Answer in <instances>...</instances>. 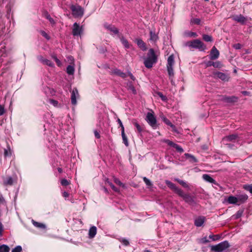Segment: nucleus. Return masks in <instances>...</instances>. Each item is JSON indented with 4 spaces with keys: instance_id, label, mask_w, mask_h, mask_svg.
<instances>
[{
    "instance_id": "39",
    "label": "nucleus",
    "mask_w": 252,
    "mask_h": 252,
    "mask_svg": "<svg viewBox=\"0 0 252 252\" xmlns=\"http://www.w3.org/2000/svg\"><path fill=\"white\" fill-rule=\"evenodd\" d=\"M174 180L175 181H177L178 183H179L183 187H185V188L188 187V184H187V183L185 182L184 181L181 180L179 179H175Z\"/></svg>"
},
{
    "instance_id": "7",
    "label": "nucleus",
    "mask_w": 252,
    "mask_h": 252,
    "mask_svg": "<svg viewBox=\"0 0 252 252\" xmlns=\"http://www.w3.org/2000/svg\"><path fill=\"white\" fill-rule=\"evenodd\" d=\"M146 120L151 126H154L156 124L157 120L154 112L152 111L147 113Z\"/></svg>"
},
{
    "instance_id": "10",
    "label": "nucleus",
    "mask_w": 252,
    "mask_h": 252,
    "mask_svg": "<svg viewBox=\"0 0 252 252\" xmlns=\"http://www.w3.org/2000/svg\"><path fill=\"white\" fill-rule=\"evenodd\" d=\"M79 96L78 91L77 89H74L71 92V101L73 105H76L77 103L76 98Z\"/></svg>"
},
{
    "instance_id": "53",
    "label": "nucleus",
    "mask_w": 252,
    "mask_h": 252,
    "mask_svg": "<svg viewBox=\"0 0 252 252\" xmlns=\"http://www.w3.org/2000/svg\"><path fill=\"white\" fill-rule=\"evenodd\" d=\"M189 158H190V163H196L197 162V159H196L195 158V157H194L190 155Z\"/></svg>"
},
{
    "instance_id": "64",
    "label": "nucleus",
    "mask_w": 252,
    "mask_h": 252,
    "mask_svg": "<svg viewBox=\"0 0 252 252\" xmlns=\"http://www.w3.org/2000/svg\"><path fill=\"white\" fill-rule=\"evenodd\" d=\"M128 75L130 77V78L132 80H133V81L135 80V77H134V76L130 72H128Z\"/></svg>"
},
{
    "instance_id": "61",
    "label": "nucleus",
    "mask_w": 252,
    "mask_h": 252,
    "mask_svg": "<svg viewBox=\"0 0 252 252\" xmlns=\"http://www.w3.org/2000/svg\"><path fill=\"white\" fill-rule=\"evenodd\" d=\"M55 62H56L57 64L58 65V66H61L62 65L61 62L58 58H56Z\"/></svg>"
},
{
    "instance_id": "17",
    "label": "nucleus",
    "mask_w": 252,
    "mask_h": 252,
    "mask_svg": "<svg viewBox=\"0 0 252 252\" xmlns=\"http://www.w3.org/2000/svg\"><path fill=\"white\" fill-rule=\"evenodd\" d=\"M121 128L122 136L123 138V143L126 147H127L129 144L128 139L125 133V127H121Z\"/></svg>"
},
{
    "instance_id": "36",
    "label": "nucleus",
    "mask_w": 252,
    "mask_h": 252,
    "mask_svg": "<svg viewBox=\"0 0 252 252\" xmlns=\"http://www.w3.org/2000/svg\"><path fill=\"white\" fill-rule=\"evenodd\" d=\"M11 156V151L9 146L8 145L7 149L4 150V156L5 157H10Z\"/></svg>"
},
{
    "instance_id": "23",
    "label": "nucleus",
    "mask_w": 252,
    "mask_h": 252,
    "mask_svg": "<svg viewBox=\"0 0 252 252\" xmlns=\"http://www.w3.org/2000/svg\"><path fill=\"white\" fill-rule=\"evenodd\" d=\"M227 202L229 204H238L237 197L234 196H230L227 198Z\"/></svg>"
},
{
    "instance_id": "28",
    "label": "nucleus",
    "mask_w": 252,
    "mask_h": 252,
    "mask_svg": "<svg viewBox=\"0 0 252 252\" xmlns=\"http://www.w3.org/2000/svg\"><path fill=\"white\" fill-rule=\"evenodd\" d=\"M150 40L156 42L158 40V37L157 33H156L155 32H153V31H150Z\"/></svg>"
},
{
    "instance_id": "3",
    "label": "nucleus",
    "mask_w": 252,
    "mask_h": 252,
    "mask_svg": "<svg viewBox=\"0 0 252 252\" xmlns=\"http://www.w3.org/2000/svg\"><path fill=\"white\" fill-rule=\"evenodd\" d=\"M230 247V245L227 241H224L216 245L210 247L211 250L214 252H223Z\"/></svg>"
},
{
    "instance_id": "33",
    "label": "nucleus",
    "mask_w": 252,
    "mask_h": 252,
    "mask_svg": "<svg viewBox=\"0 0 252 252\" xmlns=\"http://www.w3.org/2000/svg\"><path fill=\"white\" fill-rule=\"evenodd\" d=\"M127 89L132 92L133 94H135L136 93V90L131 82H128L127 84Z\"/></svg>"
},
{
    "instance_id": "16",
    "label": "nucleus",
    "mask_w": 252,
    "mask_h": 252,
    "mask_svg": "<svg viewBox=\"0 0 252 252\" xmlns=\"http://www.w3.org/2000/svg\"><path fill=\"white\" fill-rule=\"evenodd\" d=\"M233 20L242 24H244L246 21V18L242 15H239L234 16Z\"/></svg>"
},
{
    "instance_id": "14",
    "label": "nucleus",
    "mask_w": 252,
    "mask_h": 252,
    "mask_svg": "<svg viewBox=\"0 0 252 252\" xmlns=\"http://www.w3.org/2000/svg\"><path fill=\"white\" fill-rule=\"evenodd\" d=\"M237 198L238 202V205H240L244 203L248 199V196L246 194L243 193L239 195Z\"/></svg>"
},
{
    "instance_id": "25",
    "label": "nucleus",
    "mask_w": 252,
    "mask_h": 252,
    "mask_svg": "<svg viewBox=\"0 0 252 252\" xmlns=\"http://www.w3.org/2000/svg\"><path fill=\"white\" fill-rule=\"evenodd\" d=\"M203 179L209 183L216 184V181L210 175L208 174H204L202 176Z\"/></svg>"
},
{
    "instance_id": "37",
    "label": "nucleus",
    "mask_w": 252,
    "mask_h": 252,
    "mask_svg": "<svg viewBox=\"0 0 252 252\" xmlns=\"http://www.w3.org/2000/svg\"><path fill=\"white\" fill-rule=\"evenodd\" d=\"M119 241L125 246H127L129 245V241L126 238H120L119 239Z\"/></svg>"
},
{
    "instance_id": "21",
    "label": "nucleus",
    "mask_w": 252,
    "mask_h": 252,
    "mask_svg": "<svg viewBox=\"0 0 252 252\" xmlns=\"http://www.w3.org/2000/svg\"><path fill=\"white\" fill-rule=\"evenodd\" d=\"M96 234V227L94 226H92L89 231L90 238H94Z\"/></svg>"
},
{
    "instance_id": "48",
    "label": "nucleus",
    "mask_w": 252,
    "mask_h": 252,
    "mask_svg": "<svg viewBox=\"0 0 252 252\" xmlns=\"http://www.w3.org/2000/svg\"><path fill=\"white\" fill-rule=\"evenodd\" d=\"M108 184L111 187V189L115 192H119V189L116 188L112 183L108 182Z\"/></svg>"
},
{
    "instance_id": "8",
    "label": "nucleus",
    "mask_w": 252,
    "mask_h": 252,
    "mask_svg": "<svg viewBox=\"0 0 252 252\" xmlns=\"http://www.w3.org/2000/svg\"><path fill=\"white\" fill-rule=\"evenodd\" d=\"M82 27H80L79 26V25L77 23H74L72 29V34L74 36L80 35L81 33L82 32Z\"/></svg>"
},
{
    "instance_id": "62",
    "label": "nucleus",
    "mask_w": 252,
    "mask_h": 252,
    "mask_svg": "<svg viewBox=\"0 0 252 252\" xmlns=\"http://www.w3.org/2000/svg\"><path fill=\"white\" fill-rule=\"evenodd\" d=\"M2 231H3V225L1 222H0V236H1L2 235Z\"/></svg>"
},
{
    "instance_id": "40",
    "label": "nucleus",
    "mask_w": 252,
    "mask_h": 252,
    "mask_svg": "<svg viewBox=\"0 0 252 252\" xmlns=\"http://www.w3.org/2000/svg\"><path fill=\"white\" fill-rule=\"evenodd\" d=\"M61 184L63 186L66 187L70 184V181L65 179H63L61 180Z\"/></svg>"
},
{
    "instance_id": "1",
    "label": "nucleus",
    "mask_w": 252,
    "mask_h": 252,
    "mask_svg": "<svg viewBox=\"0 0 252 252\" xmlns=\"http://www.w3.org/2000/svg\"><path fill=\"white\" fill-rule=\"evenodd\" d=\"M165 183L167 186L172 190L174 193L177 194L179 196L181 197L186 202L189 200V195L185 193L182 189L178 188L175 184L172 183L171 181L166 180Z\"/></svg>"
},
{
    "instance_id": "59",
    "label": "nucleus",
    "mask_w": 252,
    "mask_h": 252,
    "mask_svg": "<svg viewBox=\"0 0 252 252\" xmlns=\"http://www.w3.org/2000/svg\"><path fill=\"white\" fill-rule=\"evenodd\" d=\"M158 95L159 96V97L161 98V99L162 100H165L166 99V96H165L164 95H163V94L161 93H159L158 94Z\"/></svg>"
},
{
    "instance_id": "50",
    "label": "nucleus",
    "mask_w": 252,
    "mask_h": 252,
    "mask_svg": "<svg viewBox=\"0 0 252 252\" xmlns=\"http://www.w3.org/2000/svg\"><path fill=\"white\" fill-rule=\"evenodd\" d=\"M242 214H243L242 211H240V210L238 211L236 213V214L234 216L235 217V219H239V218H240L242 216Z\"/></svg>"
},
{
    "instance_id": "49",
    "label": "nucleus",
    "mask_w": 252,
    "mask_h": 252,
    "mask_svg": "<svg viewBox=\"0 0 252 252\" xmlns=\"http://www.w3.org/2000/svg\"><path fill=\"white\" fill-rule=\"evenodd\" d=\"M45 17L49 20V21H50V22L52 24H54L55 22H54V21L53 20V18H52L51 17V16H50V15L48 13H46L45 14Z\"/></svg>"
},
{
    "instance_id": "11",
    "label": "nucleus",
    "mask_w": 252,
    "mask_h": 252,
    "mask_svg": "<svg viewBox=\"0 0 252 252\" xmlns=\"http://www.w3.org/2000/svg\"><path fill=\"white\" fill-rule=\"evenodd\" d=\"M205 218L200 216L196 218L194 220V224L197 227L201 226L204 223Z\"/></svg>"
},
{
    "instance_id": "18",
    "label": "nucleus",
    "mask_w": 252,
    "mask_h": 252,
    "mask_svg": "<svg viewBox=\"0 0 252 252\" xmlns=\"http://www.w3.org/2000/svg\"><path fill=\"white\" fill-rule=\"evenodd\" d=\"M118 37L120 38L121 42L125 48L127 49L129 48V44L128 41L125 38L123 35L121 34H118Z\"/></svg>"
},
{
    "instance_id": "52",
    "label": "nucleus",
    "mask_w": 252,
    "mask_h": 252,
    "mask_svg": "<svg viewBox=\"0 0 252 252\" xmlns=\"http://www.w3.org/2000/svg\"><path fill=\"white\" fill-rule=\"evenodd\" d=\"M166 143L168 145L171 146V147H172L174 148V147L175 146L176 144L174 143V142H173L172 141L169 140H167L166 141Z\"/></svg>"
},
{
    "instance_id": "38",
    "label": "nucleus",
    "mask_w": 252,
    "mask_h": 252,
    "mask_svg": "<svg viewBox=\"0 0 252 252\" xmlns=\"http://www.w3.org/2000/svg\"><path fill=\"white\" fill-rule=\"evenodd\" d=\"M243 188L252 194V185H245Z\"/></svg>"
},
{
    "instance_id": "57",
    "label": "nucleus",
    "mask_w": 252,
    "mask_h": 252,
    "mask_svg": "<svg viewBox=\"0 0 252 252\" xmlns=\"http://www.w3.org/2000/svg\"><path fill=\"white\" fill-rule=\"evenodd\" d=\"M233 47L236 49H240L241 48V45L239 43H237L233 45Z\"/></svg>"
},
{
    "instance_id": "46",
    "label": "nucleus",
    "mask_w": 252,
    "mask_h": 252,
    "mask_svg": "<svg viewBox=\"0 0 252 252\" xmlns=\"http://www.w3.org/2000/svg\"><path fill=\"white\" fill-rule=\"evenodd\" d=\"M22 251V247L20 246H17L12 250L11 252H21Z\"/></svg>"
},
{
    "instance_id": "5",
    "label": "nucleus",
    "mask_w": 252,
    "mask_h": 252,
    "mask_svg": "<svg viewBox=\"0 0 252 252\" xmlns=\"http://www.w3.org/2000/svg\"><path fill=\"white\" fill-rule=\"evenodd\" d=\"M238 136L236 134H232L224 137L222 139L223 142L227 145L229 148H232V145L228 143L229 142H235L237 141Z\"/></svg>"
},
{
    "instance_id": "41",
    "label": "nucleus",
    "mask_w": 252,
    "mask_h": 252,
    "mask_svg": "<svg viewBox=\"0 0 252 252\" xmlns=\"http://www.w3.org/2000/svg\"><path fill=\"white\" fill-rule=\"evenodd\" d=\"M209 237L213 241L219 240L220 239V236L219 235H210Z\"/></svg>"
},
{
    "instance_id": "60",
    "label": "nucleus",
    "mask_w": 252,
    "mask_h": 252,
    "mask_svg": "<svg viewBox=\"0 0 252 252\" xmlns=\"http://www.w3.org/2000/svg\"><path fill=\"white\" fill-rule=\"evenodd\" d=\"M94 134L95 137L96 138H99L100 137V135L99 134V133L97 130H95L94 131Z\"/></svg>"
},
{
    "instance_id": "34",
    "label": "nucleus",
    "mask_w": 252,
    "mask_h": 252,
    "mask_svg": "<svg viewBox=\"0 0 252 252\" xmlns=\"http://www.w3.org/2000/svg\"><path fill=\"white\" fill-rule=\"evenodd\" d=\"M207 66H213L215 67H220V63L219 62H209L207 63Z\"/></svg>"
},
{
    "instance_id": "63",
    "label": "nucleus",
    "mask_w": 252,
    "mask_h": 252,
    "mask_svg": "<svg viewBox=\"0 0 252 252\" xmlns=\"http://www.w3.org/2000/svg\"><path fill=\"white\" fill-rule=\"evenodd\" d=\"M136 129L139 132H141L144 130V127H136Z\"/></svg>"
},
{
    "instance_id": "55",
    "label": "nucleus",
    "mask_w": 252,
    "mask_h": 252,
    "mask_svg": "<svg viewBox=\"0 0 252 252\" xmlns=\"http://www.w3.org/2000/svg\"><path fill=\"white\" fill-rule=\"evenodd\" d=\"M68 61H70V63H73L74 64V58L71 56H69L67 57Z\"/></svg>"
},
{
    "instance_id": "45",
    "label": "nucleus",
    "mask_w": 252,
    "mask_h": 252,
    "mask_svg": "<svg viewBox=\"0 0 252 252\" xmlns=\"http://www.w3.org/2000/svg\"><path fill=\"white\" fill-rule=\"evenodd\" d=\"M143 179L144 183L146 184V185H147L148 186H152V184L151 182L147 178L145 177L143 178Z\"/></svg>"
},
{
    "instance_id": "22",
    "label": "nucleus",
    "mask_w": 252,
    "mask_h": 252,
    "mask_svg": "<svg viewBox=\"0 0 252 252\" xmlns=\"http://www.w3.org/2000/svg\"><path fill=\"white\" fill-rule=\"evenodd\" d=\"M113 73L118 75L120 76L121 77L123 78H125L127 77V75L126 73H124L122 72L121 70L118 69H115L113 70Z\"/></svg>"
},
{
    "instance_id": "19",
    "label": "nucleus",
    "mask_w": 252,
    "mask_h": 252,
    "mask_svg": "<svg viewBox=\"0 0 252 252\" xmlns=\"http://www.w3.org/2000/svg\"><path fill=\"white\" fill-rule=\"evenodd\" d=\"M159 117L161 120L163 121L165 125H168L169 126H173V125L171 124L170 121L167 118H166V117L164 115L163 113L160 114Z\"/></svg>"
},
{
    "instance_id": "12",
    "label": "nucleus",
    "mask_w": 252,
    "mask_h": 252,
    "mask_svg": "<svg viewBox=\"0 0 252 252\" xmlns=\"http://www.w3.org/2000/svg\"><path fill=\"white\" fill-rule=\"evenodd\" d=\"M104 27L106 29L113 32V33L117 34L118 35V34H120L119 30L114 26L111 25H105Z\"/></svg>"
},
{
    "instance_id": "47",
    "label": "nucleus",
    "mask_w": 252,
    "mask_h": 252,
    "mask_svg": "<svg viewBox=\"0 0 252 252\" xmlns=\"http://www.w3.org/2000/svg\"><path fill=\"white\" fill-rule=\"evenodd\" d=\"M174 148L176 150V151L177 152H178L180 153H182L183 152V149L182 148V147L177 144H176V145L174 147Z\"/></svg>"
},
{
    "instance_id": "42",
    "label": "nucleus",
    "mask_w": 252,
    "mask_h": 252,
    "mask_svg": "<svg viewBox=\"0 0 252 252\" xmlns=\"http://www.w3.org/2000/svg\"><path fill=\"white\" fill-rule=\"evenodd\" d=\"M203 39L207 42L209 41H212V37L211 36L209 35L204 34L203 36Z\"/></svg>"
},
{
    "instance_id": "44",
    "label": "nucleus",
    "mask_w": 252,
    "mask_h": 252,
    "mask_svg": "<svg viewBox=\"0 0 252 252\" xmlns=\"http://www.w3.org/2000/svg\"><path fill=\"white\" fill-rule=\"evenodd\" d=\"M114 182H115V183H116L117 185L120 186H122L123 187H124L125 186V185L120 181V180L118 178L115 177L114 178Z\"/></svg>"
},
{
    "instance_id": "26",
    "label": "nucleus",
    "mask_w": 252,
    "mask_h": 252,
    "mask_svg": "<svg viewBox=\"0 0 252 252\" xmlns=\"http://www.w3.org/2000/svg\"><path fill=\"white\" fill-rule=\"evenodd\" d=\"M170 130L176 134H181L182 131L181 127H170ZM175 135H176V134Z\"/></svg>"
},
{
    "instance_id": "31",
    "label": "nucleus",
    "mask_w": 252,
    "mask_h": 252,
    "mask_svg": "<svg viewBox=\"0 0 252 252\" xmlns=\"http://www.w3.org/2000/svg\"><path fill=\"white\" fill-rule=\"evenodd\" d=\"M66 72L69 75H73L74 72V65H69L66 68Z\"/></svg>"
},
{
    "instance_id": "30",
    "label": "nucleus",
    "mask_w": 252,
    "mask_h": 252,
    "mask_svg": "<svg viewBox=\"0 0 252 252\" xmlns=\"http://www.w3.org/2000/svg\"><path fill=\"white\" fill-rule=\"evenodd\" d=\"M40 61L43 63L49 66L53 67L54 66V63L48 59H43L42 58L40 59Z\"/></svg>"
},
{
    "instance_id": "51",
    "label": "nucleus",
    "mask_w": 252,
    "mask_h": 252,
    "mask_svg": "<svg viewBox=\"0 0 252 252\" xmlns=\"http://www.w3.org/2000/svg\"><path fill=\"white\" fill-rule=\"evenodd\" d=\"M6 201L2 195L0 193V205H5Z\"/></svg>"
},
{
    "instance_id": "2",
    "label": "nucleus",
    "mask_w": 252,
    "mask_h": 252,
    "mask_svg": "<svg viewBox=\"0 0 252 252\" xmlns=\"http://www.w3.org/2000/svg\"><path fill=\"white\" fill-rule=\"evenodd\" d=\"M158 61V58L155 54V51L153 49H150L147 54V57L145 59L144 64L145 66L148 68H150L152 67L154 64L156 63Z\"/></svg>"
},
{
    "instance_id": "29",
    "label": "nucleus",
    "mask_w": 252,
    "mask_h": 252,
    "mask_svg": "<svg viewBox=\"0 0 252 252\" xmlns=\"http://www.w3.org/2000/svg\"><path fill=\"white\" fill-rule=\"evenodd\" d=\"M201 24V20L198 18H192L190 20V25H197Z\"/></svg>"
},
{
    "instance_id": "27",
    "label": "nucleus",
    "mask_w": 252,
    "mask_h": 252,
    "mask_svg": "<svg viewBox=\"0 0 252 252\" xmlns=\"http://www.w3.org/2000/svg\"><path fill=\"white\" fill-rule=\"evenodd\" d=\"M32 222L33 225L37 228L45 229L46 227L45 225L43 223L37 222L33 220H32Z\"/></svg>"
},
{
    "instance_id": "56",
    "label": "nucleus",
    "mask_w": 252,
    "mask_h": 252,
    "mask_svg": "<svg viewBox=\"0 0 252 252\" xmlns=\"http://www.w3.org/2000/svg\"><path fill=\"white\" fill-rule=\"evenodd\" d=\"M5 110L4 107L0 105V116L2 115L4 113Z\"/></svg>"
},
{
    "instance_id": "4",
    "label": "nucleus",
    "mask_w": 252,
    "mask_h": 252,
    "mask_svg": "<svg viewBox=\"0 0 252 252\" xmlns=\"http://www.w3.org/2000/svg\"><path fill=\"white\" fill-rule=\"evenodd\" d=\"M70 8L72 11V14L74 17H79L83 16L84 10L80 6L72 5Z\"/></svg>"
},
{
    "instance_id": "20",
    "label": "nucleus",
    "mask_w": 252,
    "mask_h": 252,
    "mask_svg": "<svg viewBox=\"0 0 252 252\" xmlns=\"http://www.w3.org/2000/svg\"><path fill=\"white\" fill-rule=\"evenodd\" d=\"M215 75L216 77L220 79L222 81H227L228 80V77H227V75H225L223 73L220 72H217L215 73Z\"/></svg>"
},
{
    "instance_id": "43",
    "label": "nucleus",
    "mask_w": 252,
    "mask_h": 252,
    "mask_svg": "<svg viewBox=\"0 0 252 252\" xmlns=\"http://www.w3.org/2000/svg\"><path fill=\"white\" fill-rule=\"evenodd\" d=\"M210 241L207 239L206 237H204L203 238H201L199 240V242L201 244H206L207 243H209Z\"/></svg>"
},
{
    "instance_id": "58",
    "label": "nucleus",
    "mask_w": 252,
    "mask_h": 252,
    "mask_svg": "<svg viewBox=\"0 0 252 252\" xmlns=\"http://www.w3.org/2000/svg\"><path fill=\"white\" fill-rule=\"evenodd\" d=\"M50 102L54 106H57L58 104V101L54 99H50Z\"/></svg>"
},
{
    "instance_id": "35",
    "label": "nucleus",
    "mask_w": 252,
    "mask_h": 252,
    "mask_svg": "<svg viewBox=\"0 0 252 252\" xmlns=\"http://www.w3.org/2000/svg\"><path fill=\"white\" fill-rule=\"evenodd\" d=\"M10 249L9 247L5 245L0 246V252H9Z\"/></svg>"
},
{
    "instance_id": "32",
    "label": "nucleus",
    "mask_w": 252,
    "mask_h": 252,
    "mask_svg": "<svg viewBox=\"0 0 252 252\" xmlns=\"http://www.w3.org/2000/svg\"><path fill=\"white\" fill-rule=\"evenodd\" d=\"M174 64V57L173 55H171L168 58L167 65L173 66Z\"/></svg>"
},
{
    "instance_id": "54",
    "label": "nucleus",
    "mask_w": 252,
    "mask_h": 252,
    "mask_svg": "<svg viewBox=\"0 0 252 252\" xmlns=\"http://www.w3.org/2000/svg\"><path fill=\"white\" fill-rule=\"evenodd\" d=\"M41 35L44 36L45 38H46L47 39H50V37L47 34V33L44 32V31H41Z\"/></svg>"
},
{
    "instance_id": "9",
    "label": "nucleus",
    "mask_w": 252,
    "mask_h": 252,
    "mask_svg": "<svg viewBox=\"0 0 252 252\" xmlns=\"http://www.w3.org/2000/svg\"><path fill=\"white\" fill-rule=\"evenodd\" d=\"M220 55L219 51L214 46L210 52V59L212 60H216L219 58Z\"/></svg>"
},
{
    "instance_id": "15",
    "label": "nucleus",
    "mask_w": 252,
    "mask_h": 252,
    "mask_svg": "<svg viewBox=\"0 0 252 252\" xmlns=\"http://www.w3.org/2000/svg\"><path fill=\"white\" fill-rule=\"evenodd\" d=\"M135 42L137 43L138 47L141 48L143 51H146L147 50V47L144 42L141 39H136Z\"/></svg>"
},
{
    "instance_id": "6",
    "label": "nucleus",
    "mask_w": 252,
    "mask_h": 252,
    "mask_svg": "<svg viewBox=\"0 0 252 252\" xmlns=\"http://www.w3.org/2000/svg\"><path fill=\"white\" fill-rule=\"evenodd\" d=\"M190 46L199 49L200 51H204L206 46L199 40L196 39L190 42Z\"/></svg>"
},
{
    "instance_id": "24",
    "label": "nucleus",
    "mask_w": 252,
    "mask_h": 252,
    "mask_svg": "<svg viewBox=\"0 0 252 252\" xmlns=\"http://www.w3.org/2000/svg\"><path fill=\"white\" fill-rule=\"evenodd\" d=\"M5 186H12L13 184V180L11 177H8L3 180Z\"/></svg>"
},
{
    "instance_id": "13",
    "label": "nucleus",
    "mask_w": 252,
    "mask_h": 252,
    "mask_svg": "<svg viewBox=\"0 0 252 252\" xmlns=\"http://www.w3.org/2000/svg\"><path fill=\"white\" fill-rule=\"evenodd\" d=\"M166 66L169 79L171 81V83L173 84L174 82L173 80V78L174 77V71L173 66L166 65Z\"/></svg>"
}]
</instances>
